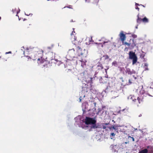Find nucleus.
<instances>
[{
	"label": "nucleus",
	"instance_id": "nucleus-1",
	"mask_svg": "<svg viewBox=\"0 0 153 153\" xmlns=\"http://www.w3.org/2000/svg\"><path fill=\"white\" fill-rule=\"evenodd\" d=\"M77 52L75 53L74 49H72L69 50L68 54L66 56V58L68 60H72L74 58L76 57L77 56L82 55L84 53L81 52V50L79 47L77 48Z\"/></svg>",
	"mask_w": 153,
	"mask_h": 153
},
{
	"label": "nucleus",
	"instance_id": "nucleus-2",
	"mask_svg": "<svg viewBox=\"0 0 153 153\" xmlns=\"http://www.w3.org/2000/svg\"><path fill=\"white\" fill-rule=\"evenodd\" d=\"M83 122L85 123V124L87 125V126H83L81 125L78 124L79 127H82V128L85 129H86V128L88 127H90L91 128H97L95 124L96 120L94 119L86 117Z\"/></svg>",
	"mask_w": 153,
	"mask_h": 153
},
{
	"label": "nucleus",
	"instance_id": "nucleus-3",
	"mask_svg": "<svg viewBox=\"0 0 153 153\" xmlns=\"http://www.w3.org/2000/svg\"><path fill=\"white\" fill-rule=\"evenodd\" d=\"M36 55H37V56H37L38 58L37 57L35 58L36 56L34 55H31V57H28V56H27V57L28 59L30 58V59H32L33 60H35L36 59H37L38 63V64L43 63L45 61V60L42 58V56H43L42 53L41 52H40V53H37L36 54Z\"/></svg>",
	"mask_w": 153,
	"mask_h": 153
},
{
	"label": "nucleus",
	"instance_id": "nucleus-4",
	"mask_svg": "<svg viewBox=\"0 0 153 153\" xmlns=\"http://www.w3.org/2000/svg\"><path fill=\"white\" fill-rule=\"evenodd\" d=\"M129 58L133 60L132 64L134 65L137 61V57L135 55V53L132 51H130L129 53Z\"/></svg>",
	"mask_w": 153,
	"mask_h": 153
},
{
	"label": "nucleus",
	"instance_id": "nucleus-5",
	"mask_svg": "<svg viewBox=\"0 0 153 153\" xmlns=\"http://www.w3.org/2000/svg\"><path fill=\"white\" fill-rule=\"evenodd\" d=\"M119 36L121 41H122L123 43L124 41L126 39V37L125 35L123 34V31H121L119 34Z\"/></svg>",
	"mask_w": 153,
	"mask_h": 153
},
{
	"label": "nucleus",
	"instance_id": "nucleus-6",
	"mask_svg": "<svg viewBox=\"0 0 153 153\" xmlns=\"http://www.w3.org/2000/svg\"><path fill=\"white\" fill-rule=\"evenodd\" d=\"M132 43L131 44H130V48L131 49H133L134 47L136 46L135 42L134 39L132 40Z\"/></svg>",
	"mask_w": 153,
	"mask_h": 153
},
{
	"label": "nucleus",
	"instance_id": "nucleus-7",
	"mask_svg": "<svg viewBox=\"0 0 153 153\" xmlns=\"http://www.w3.org/2000/svg\"><path fill=\"white\" fill-rule=\"evenodd\" d=\"M126 72L129 74H131L135 73V71H134L133 70L132 71H131V70L129 68L126 69Z\"/></svg>",
	"mask_w": 153,
	"mask_h": 153
},
{
	"label": "nucleus",
	"instance_id": "nucleus-8",
	"mask_svg": "<svg viewBox=\"0 0 153 153\" xmlns=\"http://www.w3.org/2000/svg\"><path fill=\"white\" fill-rule=\"evenodd\" d=\"M12 11L14 13H17L16 16H17V14L19 12L20 10L19 8H15L13 9Z\"/></svg>",
	"mask_w": 153,
	"mask_h": 153
},
{
	"label": "nucleus",
	"instance_id": "nucleus-9",
	"mask_svg": "<svg viewBox=\"0 0 153 153\" xmlns=\"http://www.w3.org/2000/svg\"><path fill=\"white\" fill-rule=\"evenodd\" d=\"M75 33V32L73 31L72 33L71 34V35L72 36V40L74 41H76V37L74 36V34Z\"/></svg>",
	"mask_w": 153,
	"mask_h": 153
},
{
	"label": "nucleus",
	"instance_id": "nucleus-10",
	"mask_svg": "<svg viewBox=\"0 0 153 153\" xmlns=\"http://www.w3.org/2000/svg\"><path fill=\"white\" fill-rule=\"evenodd\" d=\"M80 61L81 62V66L83 68L85 67L86 65V61H83L82 60H80Z\"/></svg>",
	"mask_w": 153,
	"mask_h": 153
},
{
	"label": "nucleus",
	"instance_id": "nucleus-11",
	"mask_svg": "<svg viewBox=\"0 0 153 153\" xmlns=\"http://www.w3.org/2000/svg\"><path fill=\"white\" fill-rule=\"evenodd\" d=\"M118 148V146L116 145L113 146H112V148L114 150L113 151L114 152H116L117 151V149Z\"/></svg>",
	"mask_w": 153,
	"mask_h": 153
},
{
	"label": "nucleus",
	"instance_id": "nucleus-12",
	"mask_svg": "<svg viewBox=\"0 0 153 153\" xmlns=\"http://www.w3.org/2000/svg\"><path fill=\"white\" fill-rule=\"evenodd\" d=\"M88 104L86 103H83L82 105V109L84 110V109H85L86 108V107L87 106Z\"/></svg>",
	"mask_w": 153,
	"mask_h": 153
},
{
	"label": "nucleus",
	"instance_id": "nucleus-13",
	"mask_svg": "<svg viewBox=\"0 0 153 153\" xmlns=\"http://www.w3.org/2000/svg\"><path fill=\"white\" fill-rule=\"evenodd\" d=\"M128 99H130L131 100L133 101H134L135 100H136L135 98L133 96H130L128 97Z\"/></svg>",
	"mask_w": 153,
	"mask_h": 153
},
{
	"label": "nucleus",
	"instance_id": "nucleus-14",
	"mask_svg": "<svg viewBox=\"0 0 153 153\" xmlns=\"http://www.w3.org/2000/svg\"><path fill=\"white\" fill-rule=\"evenodd\" d=\"M148 151L147 149H145L139 152L138 153H147Z\"/></svg>",
	"mask_w": 153,
	"mask_h": 153
},
{
	"label": "nucleus",
	"instance_id": "nucleus-15",
	"mask_svg": "<svg viewBox=\"0 0 153 153\" xmlns=\"http://www.w3.org/2000/svg\"><path fill=\"white\" fill-rule=\"evenodd\" d=\"M148 65V64L147 63H145L144 68H145V70H148V69L147 68Z\"/></svg>",
	"mask_w": 153,
	"mask_h": 153
},
{
	"label": "nucleus",
	"instance_id": "nucleus-16",
	"mask_svg": "<svg viewBox=\"0 0 153 153\" xmlns=\"http://www.w3.org/2000/svg\"><path fill=\"white\" fill-rule=\"evenodd\" d=\"M142 21L144 22H148V20L145 17L142 19Z\"/></svg>",
	"mask_w": 153,
	"mask_h": 153
},
{
	"label": "nucleus",
	"instance_id": "nucleus-17",
	"mask_svg": "<svg viewBox=\"0 0 153 153\" xmlns=\"http://www.w3.org/2000/svg\"><path fill=\"white\" fill-rule=\"evenodd\" d=\"M142 21V19H141L138 16V19L137 20V23H140L141 21Z\"/></svg>",
	"mask_w": 153,
	"mask_h": 153
},
{
	"label": "nucleus",
	"instance_id": "nucleus-18",
	"mask_svg": "<svg viewBox=\"0 0 153 153\" xmlns=\"http://www.w3.org/2000/svg\"><path fill=\"white\" fill-rule=\"evenodd\" d=\"M112 65H114L115 66H117L118 65L117 62L115 61H114L112 62Z\"/></svg>",
	"mask_w": 153,
	"mask_h": 153
},
{
	"label": "nucleus",
	"instance_id": "nucleus-19",
	"mask_svg": "<svg viewBox=\"0 0 153 153\" xmlns=\"http://www.w3.org/2000/svg\"><path fill=\"white\" fill-rule=\"evenodd\" d=\"M115 134L114 133H111L110 135V137L111 139H113L112 137H114Z\"/></svg>",
	"mask_w": 153,
	"mask_h": 153
},
{
	"label": "nucleus",
	"instance_id": "nucleus-20",
	"mask_svg": "<svg viewBox=\"0 0 153 153\" xmlns=\"http://www.w3.org/2000/svg\"><path fill=\"white\" fill-rule=\"evenodd\" d=\"M123 44L125 45H127L128 46H130V43H127L126 42H123Z\"/></svg>",
	"mask_w": 153,
	"mask_h": 153
},
{
	"label": "nucleus",
	"instance_id": "nucleus-21",
	"mask_svg": "<svg viewBox=\"0 0 153 153\" xmlns=\"http://www.w3.org/2000/svg\"><path fill=\"white\" fill-rule=\"evenodd\" d=\"M144 93V91L143 90H141L140 91L139 93L140 94H143Z\"/></svg>",
	"mask_w": 153,
	"mask_h": 153
},
{
	"label": "nucleus",
	"instance_id": "nucleus-22",
	"mask_svg": "<svg viewBox=\"0 0 153 153\" xmlns=\"http://www.w3.org/2000/svg\"><path fill=\"white\" fill-rule=\"evenodd\" d=\"M132 37L133 38H136L137 37V35L135 34H132Z\"/></svg>",
	"mask_w": 153,
	"mask_h": 153
},
{
	"label": "nucleus",
	"instance_id": "nucleus-23",
	"mask_svg": "<svg viewBox=\"0 0 153 153\" xmlns=\"http://www.w3.org/2000/svg\"><path fill=\"white\" fill-rule=\"evenodd\" d=\"M151 84V85H150V88H153V82H152Z\"/></svg>",
	"mask_w": 153,
	"mask_h": 153
},
{
	"label": "nucleus",
	"instance_id": "nucleus-24",
	"mask_svg": "<svg viewBox=\"0 0 153 153\" xmlns=\"http://www.w3.org/2000/svg\"><path fill=\"white\" fill-rule=\"evenodd\" d=\"M97 66L98 67H100L102 69L103 68V67L102 65L101 64H100V65H98Z\"/></svg>",
	"mask_w": 153,
	"mask_h": 153
},
{
	"label": "nucleus",
	"instance_id": "nucleus-25",
	"mask_svg": "<svg viewBox=\"0 0 153 153\" xmlns=\"http://www.w3.org/2000/svg\"><path fill=\"white\" fill-rule=\"evenodd\" d=\"M79 117H77L75 119L76 120H77V121H76V122H77L78 120H79Z\"/></svg>",
	"mask_w": 153,
	"mask_h": 153
},
{
	"label": "nucleus",
	"instance_id": "nucleus-26",
	"mask_svg": "<svg viewBox=\"0 0 153 153\" xmlns=\"http://www.w3.org/2000/svg\"><path fill=\"white\" fill-rule=\"evenodd\" d=\"M119 68H120V70L122 71L123 70H124V68H121L119 67Z\"/></svg>",
	"mask_w": 153,
	"mask_h": 153
},
{
	"label": "nucleus",
	"instance_id": "nucleus-27",
	"mask_svg": "<svg viewBox=\"0 0 153 153\" xmlns=\"http://www.w3.org/2000/svg\"><path fill=\"white\" fill-rule=\"evenodd\" d=\"M113 93H114V94H117L116 95V97H113V98H115L116 97H117L118 96V95L117 94V93L116 92H113Z\"/></svg>",
	"mask_w": 153,
	"mask_h": 153
},
{
	"label": "nucleus",
	"instance_id": "nucleus-28",
	"mask_svg": "<svg viewBox=\"0 0 153 153\" xmlns=\"http://www.w3.org/2000/svg\"><path fill=\"white\" fill-rule=\"evenodd\" d=\"M129 84H131L132 83V82L131 81V79L129 80Z\"/></svg>",
	"mask_w": 153,
	"mask_h": 153
},
{
	"label": "nucleus",
	"instance_id": "nucleus-29",
	"mask_svg": "<svg viewBox=\"0 0 153 153\" xmlns=\"http://www.w3.org/2000/svg\"><path fill=\"white\" fill-rule=\"evenodd\" d=\"M124 110H126V112H128V109H126V108L125 109H123L122 110V111H123Z\"/></svg>",
	"mask_w": 153,
	"mask_h": 153
},
{
	"label": "nucleus",
	"instance_id": "nucleus-30",
	"mask_svg": "<svg viewBox=\"0 0 153 153\" xmlns=\"http://www.w3.org/2000/svg\"><path fill=\"white\" fill-rule=\"evenodd\" d=\"M120 79H121V80L122 82H123V77H120Z\"/></svg>",
	"mask_w": 153,
	"mask_h": 153
},
{
	"label": "nucleus",
	"instance_id": "nucleus-31",
	"mask_svg": "<svg viewBox=\"0 0 153 153\" xmlns=\"http://www.w3.org/2000/svg\"><path fill=\"white\" fill-rule=\"evenodd\" d=\"M137 100H138L139 103H140V99H139V98L138 97V98H137Z\"/></svg>",
	"mask_w": 153,
	"mask_h": 153
},
{
	"label": "nucleus",
	"instance_id": "nucleus-32",
	"mask_svg": "<svg viewBox=\"0 0 153 153\" xmlns=\"http://www.w3.org/2000/svg\"><path fill=\"white\" fill-rule=\"evenodd\" d=\"M112 128L114 129H117L116 127L115 126H113V127Z\"/></svg>",
	"mask_w": 153,
	"mask_h": 153
},
{
	"label": "nucleus",
	"instance_id": "nucleus-33",
	"mask_svg": "<svg viewBox=\"0 0 153 153\" xmlns=\"http://www.w3.org/2000/svg\"><path fill=\"white\" fill-rule=\"evenodd\" d=\"M57 63H58V65L59 64H60L61 63V62L59 61H58L57 62Z\"/></svg>",
	"mask_w": 153,
	"mask_h": 153
},
{
	"label": "nucleus",
	"instance_id": "nucleus-34",
	"mask_svg": "<svg viewBox=\"0 0 153 153\" xmlns=\"http://www.w3.org/2000/svg\"><path fill=\"white\" fill-rule=\"evenodd\" d=\"M136 9L138 10H139V8L138 7H136Z\"/></svg>",
	"mask_w": 153,
	"mask_h": 153
},
{
	"label": "nucleus",
	"instance_id": "nucleus-35",
	"mask_svg": "<svg viewBox=\"0 0 153 153\" xmlns=\"http://www.w3.org/2000/svg\"><path fill=\"white\" fill-rule=\"evenodd\" d=\"M133 77H134V79H137V78L136 77H135V76H133Z\"/></svg>",
	"mask_w": 153,
	"mask_h": 153
},
{
	"label": "nucleus",
	"instance_id": "nucleus-36",
	"mask_svg": "<svg viewBox=\"0 0 153 153\" xmlns=\"http://www.w3.org/2000/svg\"><path fill=\"white\" fill-rule=\"evenodd\" d=\"M11 53V52L10 51H9V52H6V54H7V53Z\"/></svg>",
	"mask_w": 153,
	"mask_h": 153
},
{
	"label": "nucleus",
	"instance_id": "nucleus-37",
	"mask_svg": "<svg viewBox=\"0 0 153 153\" xmlns=\"http://www.w3.org/2000/svg\"><path fill=\"white\" fill-rule=\"evenodd\" d=\"M105 57H106V59H108V57H108V56H107V55H106V56H105Z\"/></svg>",
	"mask_w": 153,
	"mask_h": 153
},
{
	"label": "nucleus",
	"instance_id": "nucleus-38",
	"mask_svg": "<svg viewBox=\"0 0 153 153\" xmlns=\"http://www.w3.org/2000/svg\"><path fill=\"white\" fill-rule=\"evenodd\" d=\"M85 0V2L89 1V0Z\"/></svg>",
	"mask_w": 153,
	"mask_h": 153
},
{
	"label": "nucleus",
	"instance_id": "nucleus-39",
	"mask_svg": "<svg viewBox=\"0 0 153 153\" xmlns=\"http://www.w3.org/2000/svg\"><path fill=\"white\" fill-rule=\"evenodd\" d=\"M71 6H68V8H71Z\"/></svg>",
	"mask_w": 153,
	"mask_h": 153
},
{
	"label": "nucleus",
	"instance_id": "nucleus-40",
	"mask_svg": "<svg viewBox=\"0 0 153 153\" xmlns=\"http://www.w3.org/2000/svg\"><path fill=\"white\" fill-rule=\"evenodd\" d=\"M103 42V44H104L105 43H106V42Z\"/></svg>",
	"mask_w": 153,
	"mask_h": 153
},
{
	"label": "nucleus",
	"instance_id": "nucleus-41",
	"mask_svg": "<svg viewBox=\"0 0 153 153\" xmlns=\"http://www.w3.org/2000/svg\"><path fill=\"white\" fill-rule=\"evenodd\" d=\"M81 97H80V98H79V100H80V102H81V98H81Z\"/></svg>",
	"mask_w": 153,
	"mask_h": 153
},
{
	"label": "nucleus",
	"instance_id": "nucleus-42",
	"mask_svg": "<svg viewBox=\"0 0 153 153\" xmlns=\"http://www.w3.org/2000/svg\"><path fill=\"white\" fill-rule=\"evenodd\" d=\"M132 138L133 140V141H134V138H133V137H132Z\"/></svg>",
	"mask_w": 153,
	"mask_h": 153
},
{
	"label": "nucleus",
	"instance_id": "nucleus-43",
	"mask_svg": "<svg viewBox=\"0 0 153 153\" xmlns=\"http://www.w3.org/2000/svg\"><path fill=\"white\" fill-rule=\"evenodd\" d=\"M137 29V26H136L135 27Z\"/></svg>",
	"mask_w": 153,
	"mask_h": 153
},
{
	"label": "nucleus",
	"instance_id": "nucleus-44",
	"mask_svg": "<svg viewBox=\"0 0 153 153\" xmlns=\"http://www.w3.org/2000/svg\"><path fill=\"white\" fill-rule=\"evenodd\" d=\"M28 50V48H26V50Z\"/></svg>",
	"mask_w": 153,
	"mask_h": 153
},
{
	"label": "nucleus",
	"instance_id": "nucleus-45",
	"mask_svg": "<svg viewBox=\"0 0 153 153\" xmlns=\"http://www.w3.org/2000/svg\"><path fill=\"white\" fill-rule=\"evenodd\" d=\"M141 114H140V115H139V117H140V116H141Z\"/></svg>",
	"mask_w": 153,
	"mask_h": 153
},
{
	"label": "nucleus",
	"instance_id": "nucleus-46",
	"mask_svg": "<svg viewBox=\"0 0 153 153\" xmlns=\"http://www.w3.org/2000/svg\"><path fill=\"white\" fill-rule=\"evenodd\" d=\"M140 5H142V6H143V7H144V6H143V5H141V4Z\"/></svg>",
	"mask_w": 153,
	"mask_h": 153
},
{
	"label": "nucleus",
	"instance_id": "nucleus-47",
	"mask_svg": "<svg viewBox=\"0 0 153 153\" xmlns=\"http://www.w3.org/2000/svg\"><path fill=\"white\" fill-rule=\"evenodd\" d=\"M85 52H86V53H87V51H85Z\"/></svg>",
	"mask_w": 153,
	"mask_h": 153
},
{
	"label": "nucleus",
	"instance_id": "nucleus-48",
	"mask_svg": "<svg viewBox=\"0 0 153 153\" xmlns=\"http://www.w3.org/2000/svg\"><path fill=\"white\" fill-rule=\"evenodd\" d=\"M25 14L26 15H27V16H29V15H27V14H26L25 13Z\"/></svg>",
	"mask_w": 153,
	"mask_h": 153
},
{
	"label": "nucleus",
	"instance_id": "nucleus-49",
	"mask_svg": "<svg viewBox=\"0 0 153 153\" xmlns=\"http://www.w3.org/2000/svg\"><path fill=\"white\" fill-rule=\"evenodd\" d=\"M136 5H137H137H139V4H137V3H136Z\"/></svg>",
	"mask_w": 153,
	"mask_h": 153
},
{
	"label": "nucleus",
	"instance_id": "nucleus-50",
	"mask_svg": "<svg viewBox=\"0 0 153 153\" xmlns=\"http://www.w3.org/2000/svg\"><path fill=\"white\" fill-rule=\"evenodd\" d=\"M102 47H103V45H102Z\"/></svg>",
	"mask_w": 153,
	"mask_h": 153
},
{
	"label": "nucleus",
	"instance_id": "nucleus-51",
	"mask_svg": "<svg viewBox=\"0 0 153 153\" xmlns=\"http://www.w3.org/2000/svg\"><path fill=\"white\" fill-rule=\"evenodd\" d=\"M1 17H0V20H1Z\"/></svg>",
	"mask_w": 153,
	"mask_h": 153
},
{
	"label": "nucleus",
	"instance_id": "nucleus-52",
	"mask_svg": "<svg viewBox=\"0 0 153 153\" xmlns=\"http://www.w3.org/2000/svg\"><path fill=\"white\" fill-rule=\"evenodd\" d=\"M99 44H101V43H99Z\"/></svg>",
	"mask_w": 153,
	"mask_h": 153
},
{
	"label": "nucleus",
	"instance_id": "nucleus-53",
	"mask_svg": "<svg viewBox=\"0 0 153 153\" xmlns=\"http://www.w3.org/2000/svg\"><path fill=\"white\" fill-rule=\"evenodd\" d=\"M1 58V57L0 56V58Z\"/></svg>",
	"mask_w": 153,
	"mask_h": 153
}]
</instances>
